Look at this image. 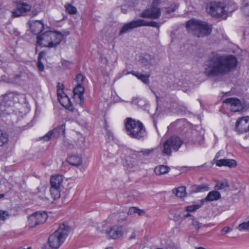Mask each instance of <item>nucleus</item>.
I'll use <instances>...</instances> for the list:
<instances>
[{"instance_id": "nucleus-1", "label": "nucleus", "mask_w": 249, "mask_h": 249, "mask_svg": "<svg viewBox=\"0 0 249 249\" xmlns=\"http://www.w3.org/2000/svg\"><path fill=\"white\" fill-rule=\"evenodd\" d=\"M237 65V60L235 56L212 52L205 62L204 73L209 77L224 75Z\"/></svg>"}, {"instance_id": "nucleus-2", "label": "nucleus", "mask_w": 249, "mask_h": 249, "mask_svg": "<svg viewBox=\"0 0 249 249\" xmlns=\"http://www.w3.org/2000/svg\"><path fill=\"white\" fill-rule=\"evenodd\" d=\"M25 95L13 92H9L0 97V117L9 115L14 111L15 105L23 102Z\"/></svg>"}, {"instance_id": "nucleus-3", "label": "nucleus", "mask_w": 249, "mask_h": 249, "mask_svg": "<svg viewBox=\"0 0 249 249\" xmlns=\"http://www.w3.org/2000/svg\"><path fill=\"white\" fill-rule=\"evenodd\" d=\"M124 125L125 132L131 138L140 140L146 137L145 128L140 121L127 118L124 121Z\"/></svg>"}, {"instance_id": "nucleus-4", "label": "nucleus", "mask_w": 249, "mask_h": 249, "mask_svg": "<svg viewBox=\"0 0 249 249\" xmlns=\"http://www.w3.org/2000/svg\"><path fill=\"white\" fill-rule=\"evenodd\" d=\"M188 32L192 33L198 37L209 35L212 32V26L205 21L191 19L186 24Z\"/></svg>"}, {"instance_id": "nucleus-5", "label": "nucleus", "mask_w": 249, "mask_h": 249, "mask_svg": "<svg viewBox=\"0 0 249 249\" xmlns=\"http://www.w3.org/2000/svg\"><path fill=\"white\" fill-rule=\"evenodd\" d=\"M69 230L68 225L65 224L60 225L59 228L49 237V247L52 249H58L68 236Z\"/></svg>"}, {"instance_id": "nucleus-6", "label": "nucleus", "mask_w": 249, "mask_h": 249, "mask_svg": "<svg viewBox=\"0 0 249 249\" xmlns=\"http://www.w3.org/2000/svg\"><path fill=\"white\" fill-rule=\"evenodd\" d=\"M183 141L179 137H171L164 142L162 152L165 155H171L172 151H178Z\"/></svg>"}, {"instance_id": "nucleus-7", "label": "nucleus", "mask_w": 249, "mask_h": 249, "mask_svg": "<svg viewBox=\"0 0 249 249\" xmlns=\"http://www.w3.org/2000/svg\"><path fill=\"white\" fill-rule=\"evenodd\" d=\"M223 103L230 107V110L232 112H239L246 110L249 107V104L245 101H240L234 97L229 98L225 99Z\"/></svg>"}, {"instance_id": "nucleus-8", "label": "nucleus", "mask_w": 249, "mask_h": 249, "mask_svg": "<svg viewBox=\"0 0 249 249\" xmlns=\"http://www.w3.org/2000/svg\"><path fill=\"white\" fill-rule=\"evenodd\" d=\"M48 215L45 212H37L28 217L27 227L33 228L36 226L44 223L47 219Z\"/></svg>"}, {"instance_id": "nucleus-9", "label": "nucleus", "mask_w": 249, "mask_h": 249, "mask_svg": "<svg viewBox=\"0 0 249 249\" xmlns=\"http://www.w3.org/2000/svg\"><path fill=\"white\" fill-rule=\"evenodd\" d=\"M208 13L213 17L216 18H226L227 12L225 10V5L221 2H212L207 8Z\"/></svg>"}, {"instance_id": "nucleus-10", "label": "nucleus", "mask_w": 249, "mask_h": 249, "mask_svg": "<svg viewBox=\"0 0 249 249\" xmlns=\"http://www.w3.org/2000/svg\"><path fill=\"white\" fill-rule=\"evenodd\" d=\"M106 236L111 239L116 240L124 235L123 226L117 225L109 227L106 231Z\"/></svg>"}, {"instance_id": "nucleus-11", "label": "nucleus", "mask_w": 249, "mask_h": 249, "mask_svg": "<svg viewBox=\"0 0 249 249\" xmlns=\"http://www.w3.org/2000/svg\"><path fill=\"white\" fill-rule=\"evenodd\" d=\"M236 131L240 133L249 132V116L243 117L237 120Z\"/></svg>"}, {"instance_id": "nucleus-12", "label": "nucleus", "mask_w": 249, "mask_h": 249, "mask_svg": "<svg viewBox=\"0 0 249 249\" xmlns=\"http://www.w3.org/2000/svg\"><path fill=\"white\" fill-rule=\"evenodd\" d=\"M51 31L46 32L44 33L37 36L36 44L41 47L49 48ZM53 36H52L53 37Z\"/></svg>"}, {"instance_id": "nucleus-13", "label": "nucleus", "mask_w": 249, "mask_h": 249, "mask_svg": "<svg viewBox=\"0 0 249 249\" xmlns=\"http://www.w3.org/2000/svg\"><path fill=\"white\" fill-rule=\"evenodd\" d=\"M31 6L25 2H19L17 4L16 8L12 12L13 16L18 17L22 15L24 13L30 11Z\"/></svg>"}, {"instance_id": "nucleus-14", "label": "nucleus", "mask_w": 249, "mask_h": 249, "mask_svg": "<svg viewBox=\"0 0 249 249\" xmlns=\"http://www.w3.org/2000/svg\"><path fill=\"white\" fill-rule=\"evenodd\" d=\"M51 35V36H53L51 38L49 48H55L63 39V35L60 33L52 31Z\"/></svg>"}, {"instance_id": "nucleus-15", "label": "nucleus", "mask_w": 249, "mask_h": 249, "mask_svg": "<svg viewBox=\"0 0 249 249\" xmlns=\"http://www.w3.org/2000/svg\"><path fill=\"white\" fill-rule=\"evenodd\" d=\"M73 98L79 100V105L82 106L84 104V89L81 85L78 84L73 89Z\"/></svg>"}, {"instance_id": "nucleus-16", "label": "nucleus", "mask_w": 249, "mask_h": 249, "mask_svg": "<svg viewBox=\"0 0 249 249\" xmlns=\"http://www.w3.org/2000/svg\"><path fill=\"white\" fill-rule=\"evenodd\" d=\"M139 27H141L140 19L133 20L125 24L120 31V35L127 33L128 31Z\"/></svg>"}, {"instance_id": "nucleus-17", "label": "nucleus", "mask_w": 249, "mask_h": 249, "mask_svg": "<svg viewBox=\"0 0 249 249\" xmlns=\"http://www.w3.org/2000/svg\"><path fill=\"white\" fill-rule=\"evenodd\" d=\"M66 160L70 164L75 167H79L82 163V157L77 154L70 155L67 158Z\"/></svg>"}, {"instance_id": "nucleus-18", "label": "nucleus", "mask_w": 249, "mask_h": 249, "mask_svg": "<svg viewBox=\"0 0 249 249\" xmlns=\"http://www.w3.org/2000/svg\"><path fill=\"white\" fill-rule=\"evenodd\" d=\"M30 29L34 34L38 36L43 30L44 24L41 20L33 21L31 23Z\"/></svg>"}, {"instance_id": "nucleus-19", "label": "nucleus", "mask_w": 249, "mask_h": 249, "mask_svg": "<svg viewBox=\"0 0 249 249\" xmlns=\"http://www.w3.org/2000/svg\"><path fill=\"white\" fill-rule=\"evenodd\" d=\"M60 104L66 109L72 112L74 111V107L71 104V100L68 96L63 95V96L58 98Z\"/></svg>"}, {"instance_id": "nucleus-20", "label": "nucleus", "mask_w": 249, "mask_h": 249, "mask_svg": "<svg viewBox=\"0 0 249 249\" xmlns=\"http://www.w3.org/2000/svg\"><path fill=\"white\" fill-rule=\"evenodd\" d=\"M123 73L124 75L131 74L136 77L138 79L141 80L144 84H147L149 82V75H145L136 71H126L125 70H124Z\"/></svg>"}, {"instance_id": "nucleus-21", "label": "nucleus", "mask_w": 249, "mask_h": 249, "mask_svg": "<svg viewBox=\"0 0 249 249\" xmlns=\"http://www.w3.org/2000/svg\"><path fill=\"white\" fill-rule=\"evenodd\" d=\"M216 165L217 166H227L230 168L235 167L236 165V161L232 159H220L216 161Z\"/></svg>"}, {"instance_id": "nucleus-22", "label": "nucleus", "mask_w": 249, "mask_h": 249, "mask_svg": "<svg viewBox=\"0 0 249 249\" xmlns=\"http://www.w3.org/2000/svg\"><path fill=\"white\" fill-rule=\"evenodd\" d=\"M63 181V177L60 175L52 176L50 178V184L51 187L60 188Z\"/></svg>"}, {"instance_id": "nucleus-23", "label": "nucleus", "mask_w": 249, "mask_h": 249, "mask_svg": "<svg viewBox=\"0 0 249 249\" xmlns=\"http://www.w3.org/2000/svg\"><path fill=\"white\" fill-rule=\"evenodd\" d=\"M141 63L147 68H149L151 66L155 64V60L153 56L149 54H145L141 59Z\"/></svg>"}, {"instance_id": "nucleus-24", "label": "nucleus", "mask_w": 249, "mask_h": 249, "mask_svg": "<svg viewBox=\"0 0 249 249\" xmlns=\"http://www.w3.org/2000/svg\"><path fill=\"white\" fill-rule=\"evenodd\" d=\"M127 168L131 171H135L138 169V160L135 158H129L126 160Z\"/></svg>"}, {"instance_id": "nucleus-25", "label": "nucleus", "mask_w": 249, "mask_h": 249, "mask_svg": "<svg viewBox=\"0 0 249 249\" xmlns=\"http://www.w3.org/2000/svg\"><path fill=\"white\" fill-rule=\"evenodd\" d=\"M221 198L220 193L217 191H212L210 192L205 198L206 201H216Z\"/></svg>"}, {"instance_id": "nucleus-26", "label": "nucleus", "mask_w": 249, "mask_h": 249, "mask_svg": "<svg viewBox=\"0 0 249 249\" xmlns=\"http://www.w3.org/2000/svg\"><path fill=\"white\" fill-rule=\"evenodd\" d=\"M9 141V134L4 130L0 129V147L6 145Z\"/></svg>"}, {"instance_id": "nucleus-27", "label": "nucleus", "mask_w": 249, "mask_h": 249, "mask_svg": "<svg viewBox=\"0 0 249 249\" xmlns=\"http://www.w3.org/2000/svg\"><path fill=\"white\" fill-rule=\"evenodd\" d=\"M170 168L166 165H161L156 166L155 168L154 172L157 175H161L167 173Z\"/></svg>"}, {"instance_id": "nucleus-28", "label": "nucleus", "mask_w": 249, "mask_h": 249, "mask_svg": "<svg viewBox=\"0 0 249 249\" xmlns=\"http://www.w3.org/2000/svg\"><path fill=\"white\" fill-rule=\"evenodd\" d=\"M173 193L178 197H184L186 195V188L184 186H180L173 190Z\"/></svg>"}, {"instance_id": "nucleus-29", "label": "nucleus", "mask_w": 249, "mask_h": 249, "mask_svg": "<svg viewBox=\"0 0 249 249\" xmlns=\"http://www.w3.org/2000/svg\"><path fill=\"white\" fill-rule=\"evenodd\" d=\"M140 23L141 26H151L157 28H160L159 23L154 21H146L144 19H140Z\"/></svg>"}, {"instance_id": "nucleus-30", "label": "nucleus", "mask_w": 249, "mask_h": 249, "mask_svg": "<svg viewBox=\"0 0 249 249\" xmlns=\"http://www.w3.org/2000/svg\"><path fill=\"white\" fill-rule=\"evenodd\" d=\"M209 189V185L207 184L196 185L194 186V191L196 193L207 191Z\"/></svg>"}, {"instance_id": "nucleus-31", "label": "nucleus", "mask_w": 249, "mask_h": 249, "mask_svg": "<svg viewBox=\"0 0 249 249\" xmlns=\"http://www.w3.org/2000/svg\"><path fill=\"white\" fill-rule=\"evenodd\" d=\"M50 191L53 199H57L60 197V188L51 186Z\"/></svg>"}, {"instance_id": "nucleus-32", "label": "nucleus", "mask_w": 249, "mask_h": 249, "mask_svg": "<svg viewBox=\"0 0 249 249\" xmlns=\"http://www.w3.org/2000/svg\"><path fill=\"white\" fill-rule=\"evenodd\" d=\"M242 13L249 16V0H243L242 7L241 8Z\"/></svg>"}, {"instance_id": "nucleus-33", "label": "nucleus", "mask_w": 249, "mask_h": 249, "mask_svg": "<svg viewBox=\"0 0 249 249\" xmlns=\"http://www.w3.org/2000/svg\"><path fill=\"white\" fill-rule=\"evenodd\" d=\"M56 130V129H53L49 131L42 138V139L44 141H49L53 137H56L55 133Z\"/></svg>"}, {"instance_id": "nucleus-34", "label": "nucleus", "mask_w": 249, "mask_h": 249, "mask_svg": "<svg viewBox=\"0 0 249 249\" xmlns=\"http://www.w3.org/2000/svg\"><path fill=\"white\" fill-rule=\"evenodd\" d=\"M65 8L66 9V11L70 14H75L77 12V9L76 7L72 6L70 3L66 4L65 5Z\"/></svg>"}, {"instance_id": "nucleus-35", "label": "nucleus", "mask_w": 249, "mask_h": 249, "mask_svg": "<svg viewBox=\"0 0 249 249\" xmlns=\"http://www.w3.org/2000/svg\"><path fill=\"white\" fill-rule=\"evenodd\" d=\"M229 184L228 182H218L215 185L214 188L216 190H222L226 187H229Z\"/></svg>"}, {"instance_id": "nucleus-36", "label": "nucleus", "mask_w": 249, "mask_h": 249, "mask_svg": "<svg viewBox=\"0 0 249 249\" xmlns=\"http://www.w3.org/2000/svg\"><path fill=\"white\" fill-rule=\"evenodd\" d=\"M10 214L7 211L0 210V220L2 221H5L7 219Z\"/></svg>"}, {"instance_id": "nucleus-37", "label": "nucleus", "mask_w": 249, "mask_h": 249, "mask_svg": "<svg viewBox=\"0 0 249 249\" xmlns=\"http://www.w3.org/2000/svg\"><path fill=\"white\" fill-rule=\"evenodd\" d=\"M238 229L240 231L244 230L249 231V220L239 224L238 227Z\"/></svg>"}, {"instance_id": "nucleus-38", "label": "nucleus", "mask_w": 249, "mask_h": 249, "mask_svg": "<svg viewBox=\"0 0 249 249\" xmlns=\"http://www.w3.org/2000/svg\"><path fill=\"white\" fill-rule=\"evenodd\" d=\"M200 207L199 205H192L186 207L185 210L188 212H195Z\"/></svg>"}, {"instance_id": "nucleus-39", "label": "nucleus", "mask_w": 249, "mask_h": 249, "mask_svg": "<svg viewBox=\"0 0 249 249\" xmlns=\"http://www.w3.org/2000/svg\"><path fill=\"white\" fill-rule=\"evenodd\" d=\"M65 127V126L64 124H62L54 128L57 129L56 132L55 133L56 137L58 136L60 134H63L64 133Z\"/></svg>"}, {"instance_id": "nucleus-40", "label": "nucleus", "mask_w": 249, "mask_h": 249, "mask_svg": "<svg viewBox=\"0 0 249 249\" xmlns=\"http://www.w3.org/2000/svg\"><path fill=\"white\" fill-rule=\"evenodd\" d=\"M85 77L83 74L79 73L77 75L75 80L78 83V84L81 85L82 82L84 80Z\"/></svg>"}, {"instance_id": "nucleus-41", "label": "nucleus", "mask_w": 249, "mask_h": 249, "mask_svg": "<svg viewBox=\"0 0 249 249\" xmlns=\"http://www.w3.org/2000/svg\"><path fill=\"white\" fill-rule=\"evenodd\" d=\"M177 8V6L176 5H171V7L166 8V12L167 14H170L174 12Z\"/></svg>"}, {"instance_id": "nucleus-42", "label": "nucleus", "mask_w": 249, "mask_h": 249, "mask_svg": "<svg viewBox=\"0 0 249 249\" xmlns=\"http://www.w3.org/2000/svg\"><path fill=\"white\" fill-rule=\"evenodd\" d=\"M105 127L107 131V136L108 139L110 140H113V135L112 132L108 128V126L107 125H106Z\"/></svg>"}, {"instance_id": "nucleus-43", "label": "nucleus", "mask_w": 249, "mask_h": 249, "mask_svg": "<svg viewBox=\"0 0 249 249\" xmlns=\"http://www.w3.org/2000/svg\"><path fill=\"white\" fill-rule=\"evenodd\" d=\"M153 151V149H143L141 151V153H142V154L144 156L149 155L152 151ZM140 152H138L137 153L139 154Z\"/></svg>"}, {"instance_id": "nucleus-44", "label": "nucleus", "mask_w": 249, "mask_h": 249, "mask_svg": "<svg viewBox=\"0 0 249 249\" xmlns=\"http://www.w3.org/2000/svg\"><path fill=\"white\" fill-rule=\"evenodd\" d=\"M192 225L195 228L197 229H198L201 227V224L197 220H195L194 219L193 220Z\"/></svg>"}, {"instance_id": "nucleus-45", "label": "nucleus", "mask_w": 249, "mask_h": 249, "mask_svg": "<svg viewBox=\"0 0 249 249\" xmlns=\"http://www.w3.org/2000/svg\"><path fill=\"white\" fill-rule=\"evenodd\" d=\"M136 207H130L128 211L127 214L131 215L134 213H136Z\"/></svg>"}, {"instance_id": "nucleus-46", "label": "nucleus", "mask_w": 249, "mask_h": 249, "mask_svg": "<svg viewBox=\"0 0 249 249\" xmlns=\"http://www.w3.org/2000/svg\"><path fill=\"white\" fill-rule=\"evenodd\" d=\"M37 68L40 71H42L44 70L43 64L40 60H38L37 61Z\"/></svg>"}, {"instance_id": "nucleus-47", "label": "nucleus", "mask_w": 249, "mask_h": 249, "mask_svg": "<svg viewBox=\"0 0 249 249\" xmlns=\"http://www.w3.org/2000/svg\"><path fill=\"white\" fill-rule=\"evenodd\" d=\"M231 231H232V229H231V228H230L229 227H225L222 229L221 232L223 234H226V233Z\"/></svg>"}, {"instance_id": "nucleus-48", "label": "nucleus", "mask_w": 249, "mask_h": 249, "mask_svg": "<svg viewBox=\"0 0 249 249\" xmlns=\"http://www.w3.org/2000/svg\"><path fill=\"white\" fill-rule=\"evenodd\" d=\"M57 94L58 98L63 96V95H66V94L63 92V89H57Z\"/></svg>"}, {"instance_id": "nucleus-49", "label": "nucleus", "mask_w": 249, "mask_h": 249, "mask_svg": "<svg viewBox=\"0 0 249 249\" xmlns=\"http://www.w3.org/2000/svg\"><path fill=\"white\" fill-rule=\"evenodd\" d=\"M136 213H138L139 215H142L145 213L143 210L140 209L137 207H136Z\"/></svg>"}, {"instance_id": "nucleus-50", "label": "nucleus", "mask_w": 249, "mask_h": 249, "mask_svg": "<svg viewBox=\"0 0 249 249\" xmlns=\"http://www.w3.org/2000/svg\"><path fill=\"white\" fill-rule=\"evenodd\" d=\"M135 238H136V233H135V232L134 231L131 233V234L129 237V240H133V239H135Z\"/></svg>"}, {"instance_id": "nucleus-51", "label": "nucleus", "mask_w": 249, "mask_h": 249, "mask_svg": "<svg viewBox=\"0 0 249 249\" xmlns=\"http://www.w3.org/2000/svg\"><path fill=\"white\" fill-rule=\"evenodd\" d=\"M44 54V53L43 52H41L39 53V55H38V60H40L41 61V59L43 57Z\"/></svg>"}, {"instance_id": "nucleus-52", "label": "nucleus", "mask_w": 249, "mask_h": 249, "mask_svg": "<svg viewBox=\"0 0 249 249\" xmlns=\"http://www.w3.org/2000/svg\"><path fill=\"white\" fill-rule=\"evenodd\" d=\"M57 89H63L64 86H63V85L62 84H61V83H59L57 84Z\"/></svg>"}, {"instance_id": "nucleus-53", "label": "nucleus", "mask_w": 249, "mask_h": 249, "mask_svg": "<svg viewBox=\"0 0 249 249\" xmlns=\"http://www.w3.org/2000/svg\"><path fill=\"white\" fill-rule=\"evenodd\" d=\"M18 77H24L26 76V73L24 72H21L20 75H18Z\"/></svg>"}, {"instance_id": "nucleus-54", "label": "nucleus", "mask_w": 249, "mask_h": 249, "mask_svg": "<svg viewBox=\"0 0 249 249\" xmlns=\"http://www.w3.org/2000/svg\"><path fill=\"white\" fill-rule=\"evenodd\" d=\"M102 60L105 61V63L106 65H107L108 63V60L106 57L102 58Z\"/></svg>"}, {"instance_id": "nucleus-55", "label": "nucleus", "mask_w": 249, "mask_h": 249, "mask_svg": "<svg viewBox=\"0 0 249 249\" xmlns=\"http://www.w3.org/2000/svg\"><path fill=\"white\" fill-rule=\"evenodd\" d=\"M200 167V166H196V167H193V166H191V167H189L188 168L189 169H195V168H199Z\"/></svg>"}, {"instance_id": "nucleus-56", "label": "nucleus", "mask_w": 249, "mask_h": 249, "mask_svg": "<svg viewBox=\"0 0 249 249\" xmlns=\"http://www.w3.org/2000/svg\"><path fill=\"white\" fill-rule=\"evenodd\" d=\"M184 216L185 217H188L191 216V215L189 213H187V214H184Z\"/></svg>"}, {"instance_id": "nucleus-57", "label": "nucleus", "mask_w": 249, "mask_h": 249, "mask_svg": "<svg viewBox=\"0 0 249 249\" xmlns=\"http://www.w3.org/2000/svg\"><path fill=\"white\" fill-rule=\"evenodd\" d=\"M4 197V195L0 194V198H1Z\"/></svg>"}, {"instance_id": "nucleus-58", "label": "nucleus", "mask_w": 249, "mask_h": 249, "mask_svg": "<svg viewBox=\"0 0 249 249\" xmlns=\"http://www.w3.org/2000/svg\"><path fill=\"white\" fill-rule=\"evenodd\" d=\"M105 249H113V248L111 247H109L106 248Z\"/></svg>"}, {"instance_id": "nucleus-59", "label": "nucleus", "mask_w": 249, "mask_h": 249, "mask_svg": "<svg viewBox=\"0 0 249 249\" xmlns=\"http://www.w3.org/2000/svg\"><path fill=\"white\" fill-rule=\"evenodd\" d=\"M196 249H205V248H203V247H198L197 248H196Z\"/></svg>"}, {"instance_id": "nucleus-60", "label": "nucleus", "mask_w": 249, "mask_h": 249, "mask_svg": "<svg viewBox=\"0 0 249 249\" xmlns=\"http://www.w3.org/2000/svg\"><path fill=\"white\" fill-rule=\"evenodd\" d=\"M204 142V140H203V139L202 138V142H201V144H202Z\"/></svg>"}, {"instance_id": "nucleus-61", "label": "nucleus", "mask_w": 249, "mask_h": 249, "mask_svg": "<svg viewBox=\"0 0 249 249\" xmlns=\"http://www.w3.org/2000/svg\"><path fill=\"white\" fill-rule=\"evenodd\" d=\"M73 147V145H70V148H71V147Z\"/></svg>"}, {"instance_id": "nucleus-62", "label": "nucleus", "mask_w": 249, "mask_h": 249, "mask_svg": "<svg viewBox=\"0 0 249 249\" xmlns=\"http://www.w3.org/2000/svg\"><path fill=\"white\" fill-rule=\"evenodd\" d=\"M27 249H32L31 247H29L27 248Z\"/></svg>"}]
</instances>
